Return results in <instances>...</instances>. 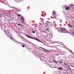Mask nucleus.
Segmentation results:
<instances>
[{
  "instance_id": "obj_15",
  "label": "nucleus",
  "mask_w": 74,
  "mask_h": 74,
  "mask_svg": "<svg viewBox=\"0 0 74 74\" xmlns=\"http://www.w3.org/2000/svg\"><path fill=\"white\" fill-rule=\"evenodd\" d=\"M32 32L33 33H35V32L34 31H32Z\"/></svg>"
},
{
  "instance_id": "obj_31",
  "label": "nucleus",
  "mask_w": 74,
  "mask_h": 74,
  "mask_svg": "<svg viewBox=\"0 0 74 74\" xmlns=\"http://www.w3.org/2000/svg\"><path fill=\"white\" fill-rule=\"evenodd\" d=\"M45 26H48V25H46Z\"/></svg>"
},
{
  "instance_id": "obj_21",
  "label": "nucleus",
  "mask_w": 74,
  "mask_h": 74,
  "mask_svg": "<svg viewBox=\"0 0 74 74\" xmlns=\"http://www.w3.org/2000/svg\"><path fill=\"white\" fill-rule=\"evenodd\" d=\"M23 26H24V25H21V27H23Z\"/></svg>"
},
{
  "instance_id": "obj_14",
  "label": "nucleus",
  "mask_w": 74,
  "mask_h": 74,
  "mask_svg": "<svg viewBox=\"0 0 74 74\" xmlns=\"http://www.w3.org/2000/svg\"><path fill=\"white\" fill-rule=\"evenodd\" d=\"M64 64V65H65V66H66V67H67V66L66 65V63H65V62H64L63 63Z\"/></svg>"
},
{
  "instance_id": "obj_16",
  "label": "nucleus",
  "mask_w": 74,
  "mask_h": 74,
  "mask_svg": "<svg viewBox=\"0 0 74 74\" xmlns=\"http://www.w3.org/2000/svg\"><path fill=\"white\" fill-rule=\"evenodd\" d=\"M25 45H22V47L23 48H24V47H25Z\"/></svg>"
},
{
  "instance_id": "obj_12",
  "label": "nucleus",
  "mask_w": 74,
  "mask_h": 74,
  "mask_svg": "<svg viewBox=\"0 0 74 74\" xmlns=\"http://www.w3.org/2000/svg\"><path fill=\"white\" fill-rule=\"evenodd\" d=\"M47 24H51L52 22H47Z\"/></svg>"
},
{
  "instance_id": "obj_29",
  "label": "nucleus",
  "mask_w": 74,
  "mask_h": 74,
  "mask_svg": "<svg viewBox=\"0 0 74 74\" xmlns=\"http://www.w3.org/2000/svg\"><path fill=\"white\" fill-rule=\"evenodd\" d=\"M60 22H62V21L61 20H60Z\"/></svg>"
},
{
  "instance_id": "obj_2",
  "label": "nucleus",
  "mask_w": 74,
  "mask_h": 74,
  "mask_svg": "<svg viewBox=\"0 0 74 74\" xmlns=\"http://www.w3.org/2000/svg\"><path fill=\"white\" fill-rule=\"evenodd\" d=\"M40 48H42V49H43V50H44V51H46V52H48L49 53H50V51L46 50V49H44V48L42 47H41Z\"/></svg>"
},
{
  "instance_id": "obj_24",
  "label": "nucleus",
  "mask_w": 74,
  "mask_h": 74,
  "mask_svg": "<svg viewBox=\"0 0 74 74\" xmlns=\"http://www.w3.org/2000/svg\"><path fill=\"white\" fill-rule=\"evenodd\" d=\"M69 51H70L71 52H73V51H71V50L70 49H69Z\"/></svg>"
},
{
  "instance_id": "obj_8",
  "label": "nucleus",
  "mask_w": 74,
  "mask_h": 74,
  "mask_svg": "<svg viewBox=\"0 0 74 74\" xmlns=\"http://www.w3.org/2000/svg\"><path fill=\"white\" fill-rule=\"evenodd\" d=\"M68 26L69 27H70L71 28V27H73V26H71L70 24H68Z\"/></svg>"
},
{
  "instance_id": "obj_34",
  "label": "nucleus",
  "mask_w": 74,
  "mask_h": 74,
  "mask_svg": "<svg viewBox=\"0 0 74 74\" xmlns=\"http://www.w3.org/2000/svg\"><path fill=\"white\" fill-rule=\"evenodd\" d=\"M43 74H45V73H43Z\"/></svg>"
},
{
  "instance_id": "obj_3",
  "label": "nucleus",
  "mask_w": 74,
  "mask_h": 74,
  "mask_svg": "<svg viewBox=\"0 0 74 74\" xmlns=\"http://www.w3.org/2000/svg\"><path fill=\"white\" fill-rule=\"evenodd\" d=\"M56 14V12L55 11H53L52 12V15L53 16H54Z\"/></svg>"
},
{
  "instance_id": "obj_13",
  "label": "nucleus",
  "mask_w": 74,
  "mask_h": 74,
  "mask_svg": "<svg viewBox=\"0 0 74 74\" xmlns=\"http://www.w3.org/2000/svg\"><path fill=\"white\" fill-rule=\"evenodd\" d=\"M51 66V67H52V68H57V67H55V66Z\"/></svg>"
},
{
  "instance_id": "obj_7",
  "label": "nucleus",
  "mask_w": 74,
  "mask_h": 74,
  "mask_svg": "<svg viewBox=\"0 0 74 74\" xmlns=\"http://www.w3.org/2000/svg\"><path fill=\"white\" fill-rule=\"evenodd\" d=\"M35 40H36L37 41H39V42H41V41L40 40H39L38 39H37V38H35Z\"/></svg>"
},
{
  "instance_id": "obj_32",
  "label": "nucleus",
  "mask_w": 74,
  "mask_h": 74,
  "mask_svg": "<svg viewBox=\"0 0 74 74\" xmlns=\"http://www.w3.org/2000/svg\"><path fill=\"white\" fill-rule=\"evenodd\" d=\"M73 35H74V32L73 33Z\"/></svg>"
},
{
  "instance_id": "obj_28",
  "label": "nucleus",
  "mask_w": 74,
  "mask_h": 74,
  "mask_svg": "<svg viewBox=\"0 0 74 74\" xmlns=\"http://www.w3.org/2000/svg\"><path fill=\"white\" fill-rule=\"evenodd\" d=\"M55 63H58V62H56V61Z\"/></svg>"
},
{
  "instance_id": "obj_20",
  "label": "nucleus",
  "mask_w": 74,
  "mask_h": 74,
  "mask_svg": "<svg viewBox=\"0 0 74 74\" xmlns=\"http://www.w3.org/2000/svg\"><path fill=\"white\" fill-rule=\"evenodd\" d=\"M70 5L71 6H73V4H71Z\"/></svg>"
},
{
  "instance_id": "obj_19",
  "label": "nucleus",
  "mask_w": 74,
  "mask_h": 74,
  "mask_svg": "<svg viewBox=\"0 0 74 74\" xmlns=\"http://www.w3.org/2000/svg\"><path fill=\"white\" fill-rule=\"evenodd\" d=\"M10 39L12 40H13V38H12L11 37H10Z\"/></svg>"
},
{
  "instance_id": "obj_9",
  "label": "nucleus",
  "mask_w": 74,
  "mask_h": 74,
  "mask_svg": "<svg viewBox=\"0 0 74 74\" xmlns=\"http://www.w3.org/2000/svg\"><path fill=\"white\" fill-rule=\"evenodd\" d=\"M21 20H22V21H24V18H23V17H21Z\"/></svg>"
},
{
  "instance_id": "obj_10",
  "label": "nucleus",
  "mask_w": 74,
  "mask_h": 74,
  "mask_svg": "<svg viewBox=\"0 0 74 74\" xmlns=\"http://www.w3.org/2000/svg\"><path fill=\"white\" fill-rule=\"evenodd\" d=\"M17 15L18 16V17H21V16H21V15L19 14H17Z\"/></svg>"
},
{
  "instance_id": "obj_6",
  "label": "nucleus",
  "mask_w": 74,
  "mask_h": 74,
  "mask_svg": "<svg viewBox=\"0 0 74 74\" xmlns=\"http://www.w3.org/2000/svg\"><path fill=\"white\" fill-rule=\"evenodd\" d=\"M70 9V7H67L66 8H65V10H69Z\"/></svg>"
},
{
  "instance_id": "obj_1",
  "label": "nucleus",
  "mask_w": 74,
  "mask_h": 74,
  "mask_svg": "<svg viewBox=\"0 0 74 74\" xmlns=\"http://www.w3.org/2000/svg\"><path fill=\"white\" fill-rule=\"evenodd\" d=\"M67 29L64 28H61V32H66Z\"/></svg>"
},
{
  "instance_id": "obj_18",
  "label": "nucleus",
  "mask_w": 74,
  "mask_h": 74,
  "mask_svg": "<svg viewBox=\"0 0 74 74\" xmlns=\"http://www.w3.org/2000/svg\"><path fill=\"white\" fill-rule=\"evenodd\" d=\"M71 67L72 69H73L74 68V67L73 66H71Z\"/></svg>"
},
{
  "instance_id": "obj_25",
  "label": "nucleus",
  "mask_w": 74,
  "mask_h": 74,
  "mask_svg": "<svg viewBox=\"0 0 74 74\" xmlns=\"http://www.w3.org/2000/svg\"><path fill=\"white\" fill-rule=\"evenodd\" d=\"M63 63V62H59L60 64H61V63Z\"/></svg>"
},
{
  "instance_id": "obj_27",
  "label": "nucleus",
  "mask_w": 74,
  "mask_h": 74,
  "mask_svg": "<svg viewBox=\"0 0 74 74\" xmlns=\"http://www.w3.org/2000/svg\"><path fill=\"white\" fill-rule=\"evenodd\" d=\"M46 30H47L48 31H49V29H46Z\"/></svg>"
},
{
  "instance_id": "obj_30",
  "label": "nucleus",
  "mask_w": 74,
  "mask_h": 74,
  "mask_svg": "<svg viewBox=\"0 0 74 74\" xmlns=\"http://www.w3.org/2000/svg\"><path fill=\"white\" fill-rule=\"evenodd\" d=\"M26 36L27 37V35H26Z\"/></svg>"
},
{
  "instance_id": "obj_5",
  "label": "nucleus",
  "mask_w": 74,
  "mask_h": 74,
  "mask_svg": "<svg viewBox=\"0 0 74 74\" xmlns=\"http://www.w3.org/2000/svg\"><path fill=\"white\" fill-rule=\"evenodd\" d=\"M58 70H63V69L62 68H61V67H59V68H58Z\"/></svg>"
},
{
  "instance_id": "obj_17",
  "label": "nucleus",
  "mask_w": 74,
  "mask_h": 74,
  "mask_svg": "<svg viewBox=\"0 0 74 74\" xmlns=\"http://www.w3.org/2000/svg\"><path fill=\"white\" fill-rule=\"evenodd\" d=\"M69 70H72L70 68V67H69Z\"/></svg>"
},
{
  "instance_id": "obj_11",
  "label": "nucleus",
  "mask_w": 74,
  "mask_h": 74,
  "mask_svg": "<svg viewBox=\"0 0 74 74\" xmlns=\"http://www.w3.org/2000/svg\"><path fill=\"white\" fill-rule=\"evenodd\" d=\"M31 38V39H33V40H35V39L34 38H33L30 36H29V38Z\"/></svg>"
},
{
  "instance_id": "obj_4",
  "label": "nucleus",
  "mask_w": 74,
  "mask_h": 74,
  "mask_svg": "<svg viewBox=\"0 0 74 74\" xmlns=\"http://www.w3.org/2000/svg\"><path fill=\"white\" fill-rule=\"evenodd\" d=\"M58 32L60 31V32H62V28H60V27H58Z\"/></svg>"
},
{
  "instance_id": "obj_22",
  "label": "nucleus",
  "mask_w": 74,
  "mask_h": 74,
  "mask_svg": "<svg viewBox=\"0 0 74 74\" xmlns=\"http://www.w3.org/2000/svg\"><path fill=\"white\" fill-rule=\"evenodd\" d=\"M56 61H54V60H53V62H54V63H55V62Z\"/></svg>"
},
{
  "instance_id": "obj_23",
  "label": "nucleus",
  "mask_w": 74,
  "mask_h": 74,
  "mask_svg": "<svg viewBox=\"0 0 74 74\" xmlns=\"http://www.w3.org/2000/svg\"><path fill=\"white\" fill-rule=\"evenodd\" d=\"M21 25V24L19 23L18 24V26H20Z\"/></svg>"
},
{
  "instance_id": "obj_33",
  "label": "nucleus",
  "mask_w": 74,
  "mask_h": 74,
  "mask_svg": "<svg viewBox=\"0 0 74 74\" xmlns=\"http://www.w3.org/2000/svg\"><path fill=\"white\" fill-rule=\"evenodd\" d=\"M17 24H18V23H16V25H17Z\"/></svg>"
},
{
  "instance_id": "obj_26",
  "label": "nucleus",
  "mask_w": 74,
  "mask_h": 74,
  "mask_svg": "<svg viewBox=\"0 0 74 74\" xmlns=\"http://www.w3.org/2000/svg\"><path fill=\"white\" fill-rule=\"evenodd\" d=\"M27 37H28V38H29V37H30V36H27Z\"/></svg>"
}]
</instances>
